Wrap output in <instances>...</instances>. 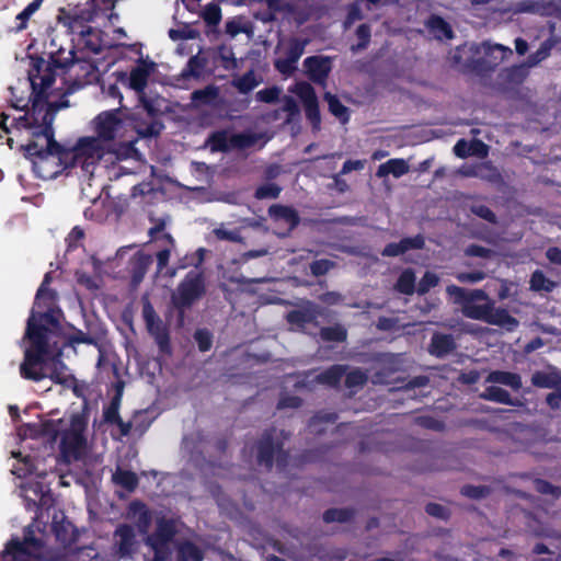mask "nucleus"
Masks as SVG:
<instances>
[{"mask_svg": "<svg viewBox=\"0 0 561 561\" xmlns=\"http://www.w3.org/2000/svg\"><path fill=\"white\" fill-rule=\"evenodd\" d=\"M47 274L37 291L32 316L27 321L26 337L30 346L25 348L24 362L21 364V375L35 381L49 378L56 383L72 386L73 379L67 367L60 362L61 352L56 354L50 350V334L58 327V319L50 309L55 297L47 289Z\"/></svg>", "mask_w": 561, "mask_h": 561, "instance_id": "f257e3e1", "label": "nucleus"}, {"mask_svg": "<svg viewBox=\"0 0 561 561\" xmlns=\"http://www.w3.org/2000/svg\"><path fill=\"white\" fill-rule=\"evenodd\" d=\"M54 118L51 106L41 101H35L31 112L16 118L19 126L31 130L32 140L26 146V154L43 179H51L62 168L71 165L70 159H66V148H61L53 138Z\"/></svg>", "mask_w": 561, "mask_h": 561, "instance_id": "f03ea898", "label": "nucleus"}, {"mask_svg": "<svg viewBox=\"0 0 561 561\" xmlns=\"http://www.w3.org/2000/svg\"><path fill=\"white\" fill-rule=\"evenodd\" d=\"M87 425L83 413H73L68 419L44 421L41 426L44 434L60 436L61 455L66 461H71L82 458L88 451Z\"/></svg>", "mask_w": 561, "mask_h": 561, "instance_id": "7ed1b4c3", "label": "nucleus"}, {"mask_svg": "<svg viewBox=\"0 0 561 561\" xmlns=\"http://www.w3.org/2000/svg\"><path fill=\"white\" fill-rule=\"evenodd\" d=\"M110 152V148L90 134L80 136L72 147L66 148V159L92 175L95 165Z\"/></svg>", "mask_w": 561, "mask_h": 561, "instance_id": "20e7f679", "label": "nucleus"}, {"mask_svg": "<svg viewBox=\"0 0 561 561\" xmlns=\"http://www.w3.org/2000/svg\"><path fill=\"white\" fill-rule=\"evenodd\" d=\"M446 293L454 304L461 307L462 313L470 319L484 321L492 308L493 301L481 289L466 290L456 285H449Z\"/></svg>", "mask_w": 561, "mask_h": 561, "instance_id": "39448f33", "label": "nucleus"}, {"mask_svg": "<svg viewBox=\"0 0 561 561\" xmlns=\"http://www.w3.org/2000/svg\"><path fill=\"white\" fill-rule=\"evenodd\" d=\"M268 139V135L262 131L247 130L238 134L221 131L211 136L209 146L213 151L248 149L262 147Z\"/></svg>", "mask_w": 561, "mask_h": 561, "instance_id": "423d86ee", "label": "nucleus"}, {"mask_svg": "<svg viewBox=\"0 0 561 561\" xmlns=\"http://www.w3.org/2000/svg\"><path fill=\"white\" fill-rule=\"evenodd\" d=\"M176 533L173 519L156 518V530L145 538L146 545L154 552L152 561H165L172 551V539Z\"/></svg>", "mask_w": 561, "mask_h": 561, "instance_id": "0eeeda50", "label": "nucleus"}, {"mask_svg": "<svg viewBox=\"0 0 561 561\" xmlns=\"http://www.w3.org/2000/svg\"><path fill=\"white\" fill-rule=\"evenodd\" d=\"M42 557V540L34 537L31 529L25 533L23 541L12 539L1 554L2 561H41Z\"/></svg>", "mask_w": 561, "mask_h": 561, "instance_id": "6e6552de", "label": "nucleus"}, {"mask_svg": "<svg viewBox=\"0 0 561 561\" xmlns=\"http://www.w3.org/2000/svg\"><path fill=\"white\" fill-rule=\"evenodd\" d=\"M124 123L117 116V110L104 111L91 122L92 135L113 151V142L123 129Z\"/></svg>", "mask_w": 561, "mask_h": 561, "instance_id": "1a4fd4ad", "label": "nucleus"}, {"mask_svg": "<svg viewBox=\"0 0 561 561\" xmlns=\"http://www.w3.org/2000/svg\"><path fill=\"white\" fill-rule=\"evenodd\" d=\"M205 293L204 278L198 272H190L172 295L176 308L190 307Z\"/></svg>", "mask_w": 561, "mask_h": 561, "instance_id": "9d476101", "label": "nucleus"}, {"mask_svg": "<svg viewBox=\"0 0 561 561\" xmlns=\"http://www.w3.org/2000/svg\"><path fill=\"white\" fill-rule=\"evenodd\" d=\"M164 229V222H160L157 226L150 228L149 234L153 241H161L162 249L157 252V273L162 276L173 278L176 275L175 268H169V260L171 253L175 249V242L169 233H162Z\"/></svg>", "mask_w": 561, "mask_h": 561, "instance_id": "9b49d317", "label": "nucleus"}, {"mask_svg": "<svg viewBox=\"0 0 561 561\" xmlns=\"http://www.w3.org/2000/svg\"><path fill=\"white\" fill-rule=\"evenodd\" d=\"M306 42L290 39L287 43H280L277 47L282 55L275 60L276 69L283 75L289 76L296 70V64L304 54Z\"/></svg>", "mask_w": 561, "mask_h": 561, "instance_id": "f8f14e48", "label": "nucleus"}, {"mask_svg": "<svg viewBox=\"0 0 561 561\" xmlns=\"http://www.w3.org/2000/svg\"><path fill=\"white\" fill-rule=\"evenodd\" d=\"M290 91L300 98L304 103L307 117L311 121L314 127H318L320 124V113L317 95L312 87L306 82H299L296 83Z\"/></svg>", "mask_w": 561, "mask_h": 561, "instance_id": "ddd939ff", "label": "nucleus"}, {"mask_svg": "<svg viewBox=\"0 0 561 561\" xmlns=\"http://www.w3.org/2000/svg\"><path fill=\"white\" fill-rule=\"evenodd\" d=\"M142 316L147 324L148 331L154 336L156 341L163 350L168 346L169 337L161 319L157 316L153 307L146 301L142 307Z\"/></svg>", "mask_w": 561, "mask_h": 561, "instance_id": "4468645a", "label": "nucleus"}, {"mask_svg": "<svg viewBox=\"0 0 561 561\" xmlns=\"http://www.w3.org/2000/svg\"><path fill=\"white\" fill-rule=\"evenodd\" d=\"M478 51L483 55L484 62L490 67L499 66L513 55L510 47L490 42L482 43Z\"/></svg>", "mask_w": 561, "mask_h": 561, "instance_id": "2eb2a0df", "label": "nucleus"}, {"mask_svg": "<svg viewBox=\"0 0 561 561\" xmlns=\"http://www.w3.org/2000/svg\"><path fill=\"white\" fill-rule=\"evenodd\" d=\"M154 70V64L141 61L130 70L128 85L136 91L138 95L145 93L150 75Z\"/></svg>", "mask_w": 561, "mask_h": 561, "instance_id": "dca6fc26", "label": "nucleus"}, {"mask_svg": "<svg viewBox=\"0 0 561 561\" xmlns=\"http://www.w3.org/2000/svg\"><path fill=\"white\" fill-rule=\"evenodd\" d=\"M36 84V79L28 77L27 79L20 81L16 87H10L12 106L21 111L27 108L31 98V88Z\"/></svg>", "mask_w": 561, "mask_h": 561, "instance_id": "f3484780", "label": "nucleus"}, {"mask_svg": "<svg viewBox=\"0 0 561 561\" xmlns=\"http://www.w3.org/2000/svg\"><path fill=\"white\" fill-rule=\"evenodd\" d=\"M409 172L410 163L408 160L402 158H393L387 160L378 167L376 176L383 180L390 175L394 179H399Z\"/></svg>", "mask_w": 561, "mask_h": 561, "instance_id": "a211bd4d", "label": "nucleus"}, {"mask_svg": "<svg viewBox=\"0 0 561 561\" xmlns=\"http://www.w3.org/2000/svg\"><path fill=\"white\" fill-rule=\"evenodd\" d=\"M115 545L121 557L131 554L137 546L134 529L128 525L119 526L115 531Z\"/></svg>", "mask_w": 561, "mask_h": 561, "instance_id": "6ab92c4d", "label": "nucleus"}, {"mask_svg": "<svg viewBox=\"0 0 561 561\" xmlns=\"http://www.w3.org/2000/svg\"><path fill=\"white\" fill-rule=\"evenodd\" d=\"M304 65L309 77L316 82H322L331 70V62L327 57H308Z\"/></svg>", "mask_w": 561, "mask_h": 561, "instance_id": "aec40b11", "label": "nucleus"}, {"mask_svg": "<svg viewBox=\"0 0 561 561\" xmlns=\"http://www.w3.org/2000/svg\"><path fill=\"white\" fill-rule=\"evenodd\" d=\"M77 24L78 22H73L71 31L79 36L80 43L90 51L99 53L101 49L99 33L90 26Z\"/></svg>", "mask_w": 561, "mask_h": 561, "instance_id": "412c9836", "label": "nucleus"}, {"mask_svg": "<svg viewBox=\"0 0 561 561\" xmlns=\"http://www.w3.org/2000/svg\"><path fill=\"white\" fill-rule=\"evenodd\" d=\"M484 322L501 327L506 331H514L518 327V321L505 309L495 308L494 301L492 302V308H490Z\"/></svg>", "mask_w": 561, "mask_h": 561, "instance_id": "4be33fe9", "label": "nucleus"}, {"mask_svg": "<svg viewBox=\"0 0 561 561\" xmlns=\"http://www.w3.org/2000/svg\"><path fill=\"white\" fill-rule=\"evenodd\" d=\"M128 517L136 523L140 533H148L152 517L144 504L139 502L131 503Z\"/></svg>", "mask_w": 561, "mask_h": 561, "instance_id": "5701e85b", "label": "nucleus"}, {"mask_svg": "<svg viewBox=\"0 0 561 561\" xmlns=\"http://www.w3.org/2000/svg\"><path fill=\"white\" fill-rule=\"evenodd\" d=\"M424 244L422 237L405 238L398 243H389L382 251L385 256H397L410 249H421Z\"/></svg>", "mask_w": 561, "mask_h": 561, "instance_id": "b1692460", "label": "nucleus"}, {"mask_svg": "<svg viewBox=\"0 0 561 561\" xmlns=\"http://www.w3.org/2000/svg\"><path fill=\"white\" fill-rule=\"evenodd\" d=\"M283 451L280 446L274 445L270 437L264 438L259 447V461L270 467L273 461L280 460Z\"/></svg>", "mask_w": 561, "mask_h": 561, "instance_id": "393cba45", "label": "nucleus"}, {"mask_svg": "<svg viewBox=\"0 0 561 561\" xmlns=\"http://www.w3.org/2000/svg\"><path fill=\"white\" fill-rule=\"evenodd\" d=\"M138 98H139V102L141 103V105L144 106V108L150 116L160 115L168 107L167 101L163 98H161L157 94H153L151 92L141 93L140 95H138Z\"/></svg>", "mask_w": 561, "mask_h": 561, "instance_id": "a878e982", "label": "nucleus"}, {"mask_svg": "<svg viewBox=\"0 0 561 561\" xmlns=\"http://www.w3.org/2000/svg\"><path fill=\"white\" fill-rule=\"evenodd\" d=\"M531 381L537 387L550 388L554 390L561 389V376L559 371L554 369L535 373L531 377Z\"/></svg>", "mask_w": 561, "mask_h": 561, "instance_id": "bb28decb", "label": "nucleus"}, {"mask_svg": "<svg viewBox=\"0 0 561 561\" xmlns=\"http://www.w3.org/2000/svg\"><path fill=\"white\" fill-rule=\"evenodd\" d=\"M485 382L504 385V386H507L515 390H518L522 388L520 377L517 374H513L510 371H501V370L491 371L486 376Z\"/></svg>", "mask_w": 561, "mask_h": 561, "instance_id": "cd10ccee", "label": "nucleus"}, {"mask_svg": "<svg viewBox=\"0 0 561 561\" xmlns=\"http://www.w3.org/2000/svg\"><path fill=\"white\" fill-rule=\"evenodd\" d=\"M428 32L438 41L453 38L450 25L439 16H431L426 22Z\"/></svg>", "mask_w": 561, "mask_h": 561, "instance_id": "c85d7f7f", "label": "nucleus"}, {"mask_svg": "<svg viewBox=\"0 0 561 561\" xmlns=\"http://www.w3.org/2000/svg\"><path fill=\"white\" fill-rule=\"evenodd\" d=\"M262 82V78L254 71H248L242 76L234 77L231 84L240 92L248 93Z\"/></svg>", "mask_w": 561, "mask_h": 561, "instance_id": "c756f323", "label": "nucleus"}, {"mask_svg": "<svg viewBox=\"0 0 561 561\" xmlns=\"http://www.w3.org/2000/svg\"><path fill=\"white\" fill-rule=\"evenodd\" d=\"M112 480L116 485H119L129 492L134 491L138 485V478L136 473L119 467L113 472Z\"/></svg>", "mask_w": 561, "mask_h": 561, "instance_id": "7c9ffc66", "label": "nucleus"}, {"mask_svg": "<svg viewBox=\"0 0 561 561\" xmlns=\"http://www.w3.org/2000/svg\"><path fill=\"white\" fill-rule=\"evenodd\" d=\"M270 214L276 221L286 224L288 229H293L298 222L297 214L289 207L274 205L270 208Z\"/></svg>", "mask_w": 561, "mask_h": 561, "instance_id": "2f4dec72", "label": "nucleus"}, {"mask_svg": "<svg viewBox=\"0 0 561 561\" xmlns=\"http://www.w3.org/2000/svg\"><path fill=\"white\" fill-rule=\"evenodd\" d=\"M454 348V341L450 335L435 334L431 343V353L440 357Z\"/></svg>", "mask_w": 561, "mask_h": 561, "instance_id": "473e14b6", "label": "nucleus"}, {"mask_svg": "<svg viewBox=\"0 0 561 561\" xmlns=\"http://www.w3.org/2000/svg\"><path fill=\"white\" fill-rule=\"evenodd\" d=\"M481 398L503 404H515V402L511 399V396L506 390L494 385L486 387L484 391L481 393Z\"/></svg>", "mask_w": 561, "mask_h": 561, "instance_id": "72a5a7b5", "label": "nucleus"}, {"mask_svg": "<svg viewBox=\"0 0 561 561\" xmlns=\"http://www.w3.org/2000/svg\"><path fill=\"white\" fill-rule=\"evenodd\" d=\"M217 240L229 242H243L240 229H230L226 224H219L211 231Z\"/></svg>", "mask_w": 561, "mask_h": 561, "instance_id": "f704fd0d", "label": "nucleus"}, {"mask_svg": "<svg viewBox=\"0 0 561 561\" xmlns=\"http://www.w3.org/2000/svg\"><path fill=\"white\" fill-rule=\"evenodd\" d=\"M345 369L341 365H335L329 368L327 371L319 374L317 376V380L320 383L327 385V386H335L341 377L343 376Z\"/></svg>", "mask_w": 561, "mask_h": 561, "instance_id": "c9c22d12", "label": "nucleus"}, {"mask_svg": "<svg viewBox=\"0 0 561 561\" xmlns=\"http://www.w3.org/2000/svg\"><path fill=\"white\" fill-rule=\"evenodd\" d=\"M221 8L217 1L206 4L202 12V18L209 25H218L221 21Z\"/></svg>", "mask_w": 561, "mask_h": 561, "instance_id": "e433bc0d", "label": "nucleus"}, {"mask_svg": "<svg viewBox=\"0 0 561 561\" xmlns=\"http://www.w3.org/2000/svg\"><path fill=\"white\" fill-rule=\"evenodd\" d=\"M396 287L402 294L412 295L415 290V275L413 271L405 270L402 272Z\"/></svg>", "mask_w": 561, "mask_h": 561, "instance_id": "4c0bfd02", "label": "nucleus"}, {"mask_svg": "<svg viewBox=\"0 0 561 561\" xmlns=\"http://www.w3.org/2000/svg\"><path fill=\"white\" fill-rule=\"evenodd\" d=\"M554 283L548 279L542 272L536 271L530 278V288L534 290L551 291L554 288Z\"/></svg>", "mask_w": 561, "mask_h": 561, "instance_id": "58836bf2", "label": "nucleus"}, {"mask_svg": "<svg viewBox=\"0 0 561 561\" xmlns=\"http://www.w3.org/2000/svg\"><path fill=\"white\" fill-rule=\"evenodd\" d=\"M324 98L329 104L330 112L334 116L340 118L342 122H346L347 121V108L343 104H341V102L331 93H325Z\"/></svg>", "mask_w": 561, "mask_h": 561, "instance_id": "ea45409f", "label": "nucleus"}, {"mask_svg": "<svg viewBox=\"0 0 561 561\" xmlns=\"http://www.w3.org/2000/svg\"><path fill=\"white\" fill-rule=\"evenodd\" d=\"M314 316L309 311L295 310L288 313L287 319L294 329L302 328L305 323L312 321Z\"/></svg>", "mask_w": 561, "mask_h": 561, "instance_id": "a19ab883", "label": "nucleus"}, {"mask_svg": "<svg viewBox=\"0 0 561 561\" xmlns=\"http://www.w3.org/2000/svg\"><path fill=\"white\" fill-rule=\"evenodd\" d=\"M114 152L118 160H127V159L138 160V159H140V154H139L138 150L134 147V145L131 142H125V144L119 145L114 150Z\"/></svg>", "mask_w": 561, "mask_h": 561, "instance_id": "79ce46f5", "label": "nucleus"}, {"mask_svg": "<svg viewBox=\"0 0 561 561\" xmlns=\"http://www.w3.org/2000/svg\"><path fill=\"white\" fill-rule=\"evenodd\" d=\"M133 263L135 265V268H137L135 278L137 282H139L142 278L144 274L146 273L147 268L149 267L151 263V257L150 255L138 253L133 257Z\"/></svg>", "mask_w": 561, "mask_h": 561, "instance_id": "37998d69", "label": "nucleus"}, {"mask_svg": "<svg viewBox=\"0 0 561 561\" xmlns=\"http://www.w3.org/2000/svg\"><path fill=\"white\" fill-rule=\"evenodd\" d=\"M180 554L183 561H202V552L190 542L180 547Z\"/></svg>", "mask_w": 561, "mask_h": 561, "instance_id": "c03bdc74", "label": "nucleus"}, {"mask_svg": "<svg viewBox=\"0 0 561 561\" xmlns=\"http://www.w3.org/2000/svg\"><path fill=\"white\" fill-rule=\"evenodd\" d=\"M438 282L439 277L436 274L432 272H426L422 279L420 280L416 290L419 294L423 295L427 293L431 288L435 287L438 284Z\"/></svg>", "mask_w": 561, "mask_h": 561, "instance_id": "a18cd8bd", "label": "nucleus"}, {"mask_svg": "<svg viewBox=\"0 0 561 561\" xmlns=\"http://www.w3.org/2000/svg\"><path fill=\"white\" fill-rule=\"evenodd\" d=\"M280 93H282V89H279L277 87H272V88L260 90L256 93V99L259 101H262L265 103H273L278 99Z\"/></svg>", "mask_w": 561, "mask_h": 561, "instance_id": "49530a36", "label": "nucleus"}, {"mask_svg": "<svg viewBox=\"0 0 561 561\" xmlns=\"http://www.w3.org/2000/svg\"><path fill=\"white\" fill-rule=\"evenodd\" d=\"M41 0H35L30 3L21 13L16 15V20L21 21L18 30H22L25 27V22L30 19V16L39 8Z\"/></svg>", "mask_w": 561, "mask_h": 561, "instance_id": "de8ad7c7", "label": "nucleus"}, {"mask_svg": "<svg viewBox=\"0 0 561 561\" xmlns=\"http://www.w3.org/2000/svg\"><path fill=\"white\" fill-rule=\"evenodd\" d=\"M321 335L324 340L343 341L346 337V332L341 327L322 329Z\"/></svg>", "mask_w": 561, "mask_h": 561, "instance_id": "09e8293b", "label": "nucleus"}, {"mask_svg": "<svg viewBox=\"0 0 561 561\" xmlns=\"http://www.w3.org/2000/svg\"><path fill=\"white\" fill-rule=\"evenodd\" d=\"M280 190L273 183L265 184L256 190L257 198H275L278 196Z\"/></svg>", "mask_w": 561, "mask_h": 561, "instance_id": "8fccbe9b", "label": "nucleus"}, {"mask_svg": "<svg viewBox=\"0 0 561 561\" xmlns=\"http://www.w3.org/2000/svg\"><path fill=\"white\" fill-rule=\"evenodd\" d=\"M226 32L231 37H236L240 33L247 32V26L241 22L240 19H232L226 23Z\"/></svg>", "mask_w": 561, "mask_h": 561, "instance_id": "3c124183", "label": "nucleus"}, {"mask_svg": "<svg viewBox=\"0 0 561 561\" xmlns=\"http://www.w3.org/2000/svg\"><path fill=\"white\" fill-rule=\"evenodd\" d=\"M366 375L359 369L352 370L346 376V386L352 388L360 386L366 381Z\"/></svg>", "mask_w": 561, "mask_h": 561, "instance_id": "603ef678", "label": "nucleus"}, {"mask_svg": "<svg viewBox=\"0 0 561 561\" xmlns=\"http://www.w3.org/2000/svg\"><path fill=\"white\" fill-rule=\"evenodd\" d=\"M195 340L201 351L206 352L211 346L210 334L205 330H199L195 333Z\"/></svg>", "mask_w": 561, "mask_h": 561, "instance_id": "864d4df0", "label": "nucleus"}, {"mask_svg": "<svg viewBox=\"0 0 561 561\" xmlns=\"http://www.w3.org/2000/svg\"><path fill=\"white\" fill-rule=\"evenodd\" d=\"M469 156L485 157L489 151L488 146L481 140H473L469 142Z\"/></svg>", "mask_w": 561, "mask_h": 561, "instance_id": "5fc2aeb1", "label": "nucleus"}, {"mask_svg": "<svg viewBox=\"0 0 561 561\" xmlns=\"http://www.w3.org/2000/svg\"><path fill=\"white\" fill-rule=\"evenodd\" d=\"M456 277L461 283H478L484 279L485 274L483 272L459 273Z\"/></svg>", "mask_w": 561, "mask_h": 561, "instance_id": "6e6d98bb", "label": "nucleus"}, {"mask_svg": "<svg viewBox=\"0 0 561 561\" xmlns=\"http://www.w3.org/2000/svg\"><path fill=\"white\" fill-rule=\"evenodd\" d=\"M549 55V49L546 47L539 48L535 54L530 55L527 59V66L534 67L538 65L540 61L546 59Z\"/></svg>", "mask_w": 561, "mask_h": 561, "instance_id": "4d7b16f0", "label": "nucleus"}, {"mask_svg": "<svg viewBox=\"0 0 561 561\" xmlns=\"http://www.w3.org/2000/svg\"><path fill=\"white\" fill-rule=\"evenodd\" d=\"M332 266V263L328 260L316 261L310 265L313 275L325 274Z\"/></svg>", "mask_w": 561, "mask_h": 561, "instance_id": "13d9d810", "label": "nucleus"}, {"mask_svg": "<svg viewBox=\"0 0 561 561\" xmlns=\"http://www.w3.org/2000/svg\"><path fill=\"white\" fill-rule=\"evenodd\" d=\"M24 496L32 502H36L37 497L44 493V490L41 485L36 484L33 486H23Z\"/></svg>", "mask_w": 561, "mask_h": 561, "instance_id": "bf43d9fd", "label": "nucleus"}, {"mask_svg": "<svg viewBox=\"0 0 561 561\" xmlns=\"http://www.w3.org/2000/svg\"><path fill=\"white\" fill-rule=\"evenodd\" d=\"M217 96V90L215 88H206L205 90H198L193 92V99L195 100H213Z\"/></svg>", "mask_w": 561, "mask_h": 561, "instance_id": "052dcab7", "label": "nucleus"}, {"mask_svg": "<svg viewBox=\"0 0 561 561\" xmlns=\"http://www.w3.org/2000/svg\"><path fill=\"white\" fill-rule=\"evenodd\" d=\"M365 167L364 160H347L341 170V174H347L354 170H362Z\"/></svg>", "mask_w": 561, "mask_h": 561, "instance_id": "680f3d73", "label": "nucleus"}, {"mask_svg": "<svg viewBox=\"0 0 561 561\" xmlns=\"http://www.w3.org/2000/svg\"><path fill=\"white\" fill-rule=\"evenodd\" d=\"M536 489L541 492V493H545V494H552L553 496H559L560 495V490L552 486L551 484H549L548 482L546 481H537L536 482Z\"/></svg>", "mask_w": 561, "mask_h": 561, "instance_id": "e2e57ef3", "label": "nucleus"}, {"mask_svg": "<svg viewBox=\"0 0 561 561\" xmlns=\"http://www.w3.org/2000/svg\"><path fill=\"white\" fill-rule=\"evenodd\" d=\"M162 125L159 122L151 123L145 129H139L138 133L142 137L157 136L161 131Z\"/></svg>", "mask_w": 561, "mask_h": 561, "instance_id": "0e129e2a", "label": "nucleus"}, {"mask_svg": "<svg viewBox=\"0 0 561 561\" xmlns=\"http://www.w3.org/2000/svg\"><path fill=\"white\" fill-rule=\"evenodd\" d=\"M472 211L479 217L486 219L489 221H494V214L483 205H477L472 207Z\"/></svg>", "mask_w": 561, "mask_h": 561, "instance_id": "69168bd1", "label": "nucleus"}, {"mask_svg": "<svg viewBox=\"0 0 561 561\" xmlns=\"http://www.w3.org/2000/svg\"><path fill=\"white\" fill-rule=\"evenodd\" d=\"M469 149H470L469 142L461 139L459 141H457V144L455 145L454 152L459 158H467V157H469V151H470Z\"/></svg>", "mask_w": 561, "mask_h": 561, "instance_id": "338daca9", "label": "nucleus"}, {"mask_svg": "<svg viewBox=\"0 0 561 561\" xmlns=\"http://www.w3.org/2000/svg\"><path fill=\"white\" fill-rule=\"evenodd\" d=\"M77 280L78 283L84 285L89 289H95L99 286L98 283L92 277L82 272L77 273Z\"/></svg>", "mask_w": 561, "mask_h": 561, "instance_id": "774afa93", "label": "nucleus"}]
</instances>
